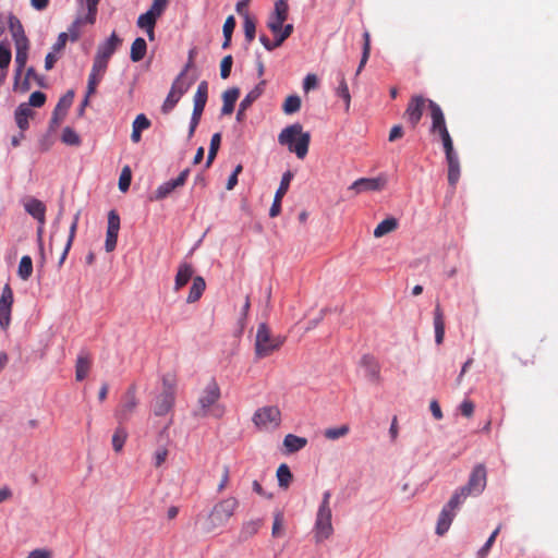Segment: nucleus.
I'll use <instances>...</instances> for the list:
<instances>
[{
	"mask_svg": "<svg viewBox=\"0 0 558 558\" xmlns=\"http://www.w3.org/2000/svg\"><path fill=\"white\" fill-rule=\"evenodd\" d=\"M278 142L287 146L290 153H294L299 159H303L308 151L311 135L303 132L300 123L291 124L284 128L278 135Z\"/></svg>",
	"mask_w": 558,
	"mask_h": 558,
	"instance_id": "obj_1",
	"label": "nucleus"
},
{
	"mask_svg": "<svg viewBox=\"0 0 558 558\" xmlns=\"http://www.w3.org/2000/svg\"><path fill=\"white\" fill-rule=\"evenodd\" d=\"M220 399V388L215 379H211L203 389L198 398V407L195 410L196 416H213L219 418L225 413V407L218 401Z\"/></svg>",
	"mask_w": 558,
	"mask_h": 558,
	"instance_id": "obj_2",
	"label": "nucleus"
},
{
	"mask_svg": "<svg viewBox=\"0 0 558 558\" xmlns=\"http://www.w3.org/2000/svg\"><path fill=\"white\" fill-rule=\"evenodd\" d=\"M487 483V471L484 464H476L465 485L454 490L463 500L469 497H478L485 489Z\"/></svg>",
	"mask_w": 558,
	"mask_h": 558,
	"instance_id": "obj_3",
	"label": "nucleus"
},
{
	"mask_svg": "<svg viewBox=\"0 0 558 558\" xmlns=\"http://www.w3.org/2000/svg\"><path fill=\"white\" fill-rule=\"evenodd\" d=\"M238 507L239 500L235 497H228L219 501L209 513V526L207 530L211 531L216 527L223 526L233 515Z\"/></svg>",
	"mask_w": 558,
	"mask_h": 558,
	"instance_id": "obj_4",
	"label": "nucleus"
},
{
	"mask_svg": "<svg viewBox=\"0 0 558 558\" xmlns=\"http://www.w3.org/2000/svg\"><path fill=\"white\" fill-rule=\"evenodd\" d=\"M283 343L281 337H272L266 324H259L255 339V352L258 357H265L278 350Z\"/></svg>",
	"mask_w": 558,
	"mask_h": 558,
	"instance_id": "obj_5",
	"label": "nucleus"
},
{
	"mask_svg": "<svg viewBox=\"0 0 558 558\" xmlns=\"http://www.w3.org/2000/svg\"><path fill=\"white\" fill-rule=\"evenodd\" d=\"M258 429L274 430L281 424V412L276 405H266L257 409L252 417Z\"/></svg>",
	"mask_w": 558,
	"mask_h": 558,
	"instance_id": "obj_6",
	"label": "nucleus"
},
{
	"mask_svg": "<svg viewBox=\"0 0 558 558\" xmlns=\"http://www.w3.org/2000/svg\"><path fill=\"white\" fill-rule=\"evenodd\" d=\"M465 502L459 495L456 493L452 494L449 501L442 507L436 525V534L444 535L450 527L457 511L460 507Z\"/></svg>",
	"mask_w": 558,
	"mask_h": 558,
	"instance_id": "obj_7",
	"label": "nucleus"
},
{
	"mask_svg": "<svg viewBox=\"0 0 558 558\" xmlns=\"http://www.w3.org/2000/svg\"><path fill=\"white\" fill-rule=\"evenodd\" d=\"M332 511L317 509L313 527L314 539L317 544L331 537L333 534Z\"/></svg>",
	"mask_w": 558,
	"mask_h": 558,
	"instance_id": "obj_8",
	"label": "nucleus"
},
{
	"mask_svg": "<svg viewBox=\"0 0 558 558\" xmlns=\"http://www.w3.org/2000/svg\"><path fill=\"white\" fill-rule=\"evenodd\" d=\"M121 39L113 32L109 38L98 45L97 52L94 58L95 69L106 70L108 60L114 53L117 48L120 46Z\"/></svg>",
	"mask_w": 558,
	"mask_h": 558,
	"instance_id": "obj_9",
	"label": "nucleus"
},
{
	"mask_svg": "<svg viewBox=\"0 0 558 558\" xmlns=\"http://www.w3.org/2000/svg\"><path fill=\"white\" fill-rule=\"evenodd\" d=\"M185 70L181 72V74L175 78V81L172 83L171 89L168 93L162 106L161 111L165 114H168L173 110V108L177 106L181 97L187 92V86L182 81V76L184 75Z\"/></svg>",
	"mask_w": 558,
	"mask_h": 558,
	"instance_id": "obj_10",
	"label": "nucleus"
},
{
	"mask_svg": "<svg viewBox=\"0 0 558 558\" xmlns=\"http://www.w3.org/2000/svg\"><path fill=\"white\" fill-rule=\"evenodd\" d=\"M136 389L131 386L125 392L123 400L114 413L116 418L119 423H123L130 420L137 407Z\"/></svg>",
	"mask_w": 558,
	"mask_h": 558,
	"instance_id": "obj_11",
	"label": "nucleus"
},
{
	"mask_svg": "<svg viewBox=\"0 0 558 558\" xmlns=\"http://www.w3.org/2000/svg\"><path fill=\"white\" fill-rule=\"evenodd\" d=\"M288 10L289 5L286 0H277L275 2L274 11L267 21V27L274 35H277L281 31L283 23L288 19Z\"/></svg>",
	"mask_w": 558,
	"mask_h": 558,
	"instance_id": "obj_12",
	"label": "nucleus"
},
{
	"mask_svg": "<svg viewBox=\"0 0 558 558\" xmlns=\"http://www.w3.org/2000/svg\"><path fill=\"white\" fill-rule=\"evenodd\" d=\"M190 174V169H184L175 179H171L162 184H160L155 191L151 199L160 201L168 197L175 189L184 185L187 177Z\"/></svg>",
	"mask_w": 558,
	"mask_h": 558,
	"instance_id": "obj_13",
	"label": "nucleus"
},
{
	"mask_svg": "<svg viewBox=\"0 0 558 558\" xmlns=\"http://www.w3.org/2000/svg\"><path fill=\"white\" fill-rule=\"evenodd\" d=\"M387 179L385 175H378L376 178H361L354 181L349 190L355 191V193L363 192H375L380 191L385 187Z\"/></svg>",
	"mask_w": 558,
	"mask_h": 558,
	"instance_id": "obj_14",
	"label": "nucleus"
},
{
	"mask_svg": "<svg viewBox=\"0 0 558 558\" xmlns=\"http://www.w3.org/2000/svg\"><path fill=\"white\" fill-rule=\"evenodd\" d=\"M119 230L120 217L116 210H110L108 214V228L105 242V248L107 252H112L116 248Z\"/></svg>",
	"mask_w": 558,
	"mask_h": 558,
	"instance_id": "obj_15",
	"label": "nucleus"
},
{
	"mask_svg": "<svg viewBox=\"0 0 558 558\" xmlns=\"http://www.w3.org/2000/svg\"><path fill=\"white\" fill-rule=\"evenodd\" d=\"M292 178H293V174L290 171H287L282 174L280 185H279L278 190L276 191L272 205L269 209L270 217L274 218L280 214L281 201L289 190V185H290Z\"/></svg>",
	"mask_w": 558,
	"mask_h": 558,
	"instance_id": "obj_16",
	"label": "nucleus"
},
{
	"mask_svg": "<svg viewBox=\"0 0 558 558\" xmlns=\"http://www.w3.org/2000/svg\"><path fill=\"white\" fill-rule=\"evenodd\" d=\"M428 108L430 110L432 118V133H438L440 135H447L448 129L445 121L444 112L438 104L433 100H428Z\"/></svg>",
	"mask_w": 558,
	"mask_h": 558,
	"instance_id": "obj_17",
	"label": "nucleus"
},
{
	"mask_svg": "<svg viewBox=\"0 0 558 558\" xmlns=\"http://www.w3.org/2000/svg\"><path fill=\"white\" fill-rule=\"evenodd\" d=\"M13 292L9 284H5L0 298V326L5 329L10 324Z\"/></svg>",
	"mask_w": 558,
	"mask_h": 558,
	"instance_id": "obj_18",
	"label": "nucleus"
},
{
	"mask_svg": "<svg viewBox=\"0 0 558 558\" xmlns=\"http://www.w3.org/2000/svg\"><path fill=\"white\" fill-rule=\"evenodd\" d=\"M265 81H262L258 85H256L252 90H250L246 96L241 100L239 105V109L236 112V121L242 122L245 118V111L252 106V104L257 100L263 92H264Z\"/></svg>",
	"mask_w": 558,
	"mask_h": 558,
	"instance_id": "obj_19",
	"label": "nucleus"
},
{
	"mask_svg": "<svg viewBox=\"0 0 558 558\" xmlns=\"http://www.w3.org/2000/svg\"><path fill=\"white\" fill-rule=\"evenodd\" d=\"M25 211L38 221L39 225L45 226L46 222V206L45 204L35 198L26 197L23 201Z\"/></svg>",
	"mask_w": 558,
	"mask_h": 558,
	"instance_id": "obj_20",
	"label": "nucleus"
},
{
	"mask_svg": "<svg viewBox=\"0 0 558 558\" xmlns=\"http://www.w3.org/2000/svg\"><path fill=\"white\" fill-rule=\"evenodd\" d=\"M74 93L69 90L63 97H61L52 112L50 120L51 128L57 126L65 117L68 109L72 105Z\"/></svg>",
	"mask_w": 558,
	"mask_h": 558,
	"instance_id": "obj_21",
	"label": "nucleus"
},
{
	"mask_svg": "<svg viewBox=\"0 0 558 558\" xmlns=\"http://www.w3.org/2000/svg\"><path fill=\"white\" fill-rule=\"evenodd\" d=\"M426 101L427 100L423 96H414L409 102L405 116L412 126H415L420 122Z\"/></svg>",
	"mask_w": 558,
	"mask_h": 558,
	"instance_id": "obj_22",
	"label": "nucleus"
},
{
	"mask_svg": "<svg viewBox=\"0 0 558 558\" xmlns=\"http://www.w3.org/2000/svg\"><path fill=\"white\" fill-rule=\"evenodd\" d=\"M292 33H293L292 24L282 25L281 31L277 35H275V43H270V39L266 35H260L259 41L262 43V45L265 47L266 50L272 51L277 47H280L283 44V41L288 37H290V35Z\"/></svg>",
	"mask_w": 558,
	"mask_h": 558,
	"instance_id": "obj_23",
	"label": "nucleus"
},
{
	"mask_svg": "<svg viewBox=\"0 0 558 558\" xmlns=\"http://www.w3.org/2000/svg\"><path fill=\"white\" fill-rule=\"evenodd\" d=\"M175 395L171 391L160 392L154 402V414L157 416L166 415L174 404Z\"/></svg>",
	"mask_w": 558,
	"mask_h": 558,
	"instance_id": "obj_24",
	"label": "nucleus"
},
{
	"mask_svg": "<svg viewBox=\"0 0 558 558\" xmlns=\"http://www.w3.org/2000/svg\"><path fill=\"white\" fill-rule=\"evenodd\" d=\"M8 24L14 45L29 44L28 38L25 35L24 27L15 15L10 14L8 16Z\"/></svg>",
	"mask_w": 558,
	"mask_h": 558,
	"instance_id": "obj_25",
	"label": "nucleus"
},
{
	"mask_svg": "<svg viewBox=\"0 0 558 558\" xmlns=\"http://www.w3.org/2000/svg\"><path fill=\"white\" fill-rule=\"evenodd\" d=\"M361 367L365 372V376L369 380H377L379 378V364L374 356L365 354L360 362Z\"/></svg>",
	"mask_w": 558,
	"mask_h": 558,
	"instance_id": "obj_26",
	"label": "nucleus"
},
{
	"mask_svg": "<svg viewBox=\"0 0 558 558\" xmlns=\"http://www.w3.org/2000/svg\"><path fill=\"white\" fill-rule=\"evenodd\" d=\"M193 275L194 269L191 264H180L174 279V290L179 291L181 288H183L191 280Z\"/></svg>",
	"mask_w": 558,
	"mask_h": 558,
	"instance_id": "obj_27",
	"label": "nucleus"
},
{
	"mask_svg": "<svg viewBox=\"0 0 558 558\" xmlns=\"http://www.w3.org/2000/svg\"><path fill=\"white\" fill-rule=\"evenodd\" d=\"M307 445V439L293 434H288L283 438L284 452L291 454L302 450Z\"/></svg>",
	"mask_w": 558,
	"mask_h": 558,
	"instance_id": "obj_28",
	"label": "nucleus"
},
{
	"mask_svg": "<svg viewBox=\"0 0 558 558\" xmlns=\"http://www.w3.org/2000/svg\"><path fill=\"white\" fill-rule=\"evenodd\" d=\"M29 44L15 45V71L17 76H22L28 59Z\"/></svg>",
	"mask_w": 558,
	"mask_h": 558,
	"instance_id": "obj_29",
	"label": "nucleus"
},
{
	"mask_svg": "<svg viewBox=\"0 0 558 558\" xmlns=\"http://www.w3.org/2000/svg\"><path fill=\"white\" fill-rule=\"evenodd\" d=\"M239 95H240V89L238 87L229 88L222 94V101H223V105L221 108L222 116H228L233 112L234 104L238 100Z\"/></svg>",
	"mask_w": 558,
	"mask_h": 558,
	"instance_id": "obj_30",
	"label": "nucleus"
},
{
	"mask_svg": "<svg viewBox=\"0 0 558 558\" xmlns=\"http://www.w3.org/2000/svg\"><path fill=\"white\" fill-rule=\"evenodd\" d=\"M150 126L149 119L144 114L140 113L132 123L131 140L133 143H138L142 138V131L147 130Z\"/></svg>",
	"mask_w": 558,
	"mask_h": 558,
	"instance_id": "obj_31",
	"label": "nucleus"
},
{
	"mask_svg": "<svg viewBox=\"0 0 558 558\" xmlns=\"http://www.w3.org/2000/svg\"><path fill=\"white\" fill-rule=\"evenodd\" d=\"M33 116V110L25 102L17 106L15 110V122L20 130L24 132L28 129V119Z\"/></svg>",
	"mask_w": 558,
	"mask_h": 558,
	"instance_id": "obj_32",
	"label": "nucleus"
},
{
	"mask_svg": "<svg viewBox=\"0 0 558 558\" xmlns=\"http://www.w3.org/2000/svg\"><path fill=\"white\" fill-rule=\"evenodd\" d=\"M434 329L435 341L437 344H441L445 338V322L444 314L439 305H436L434 311Z\"/></svg>",
	"mask_w": 558,
	"mask_h": 558,
	"instance_id": "obj_33",
	"label": "nucleus"
},
{
	"mask_svg": "<svg viewBox=\"0 0 558 558\" xmlns=\"http://www.w3.org/2000/svg\"><path fill=\"white\" fill-rule=\"evenodd\" d=\"M206 289V282L203 277L197 276L193 278L192 286L190 288V293L187 295L186 302L194 303L201 299L204 291Z\"/></svg>",
	"mask_w": 558,
	"mask_h": 558,
	"instance_id": "obj_34",
	"label": "nucleus"
},
{
	"mask_svg": "<svg viewBox=\"0 0 558 558\" xmlns=\"http://www.w3.org/2000/svg\"><path fill=\"white\" fill-rule=\"evenodd\" d=\"M146 50H147V44H146L145 39L142 37H137L131 46V52H130L131 60L133 62L141 61L145 57Z\"/></svg>",
	"mask_w": 558,
	"mask_h": 558,
	"instance_id": "obj_35",
	"label": "nucleus"
},
{
	"mask_svg": "<svg viewBox=\"0 0 558 558\" xmlns=\"http://www.w3.org/2000/svg\"><path fill=\"white\" fill-rule=\"evenodd\" d=\"M90 368V361L86 354H80L75 365V378L82 381L87 376Z\"/></svg>",
	"mask_w": 558,
	"mask_h": 558,
	"instance_id": "obj_36",
	"label": "nucleus"
},
{
	"mask_svg": "<svg viewBox=\"0 0 558 558\" xmlns=\"http://www.w3.org/2000/svg\"><path fill=\"white\" fill-rule=\"evenodd\" d=\"M31 74H34L33 66L26 70V74L23 80H21L22 76H17V74L14 73L13 90L23 94L28 92L31 89Z\"/></svg>",
	"mask_w": 558,
	"mask_h": 558,
	"instance_id": "obj_37",
	"label": "nucleus"
},
{
	"mask_svg": "<svg viewBox=\"0 0 558 558\" xmlns=\"http://www.w3.org/2000/svg\"><path fill=\"white\" fill-rule=\"evenodd\" d=\"M397 227H398L397 219L393 217H389L377 225V227L374 230V236L381 238V236L386 235L387 233L395 231L397 229Z\"/></svg>",
	"mask_w": 558,
	"mask_h": 558,
	"instance_id": "obj_38",
	"label": "nucleus"
},
{
	"mask_svg": "<svg viewBox=\"0 0 558 558\" xmlns=\"http://www.w3.org/2000/svg\"><path fill=\"white\" fill-rule=\"evenodd\" d=\"M208 98V83L206 81H202L196 89L194 95V107L205 109L206 102Z\"/></svg>",
	"mask_w": 558,
	"mask_h": 558,
	"instance_id": "obj_39",
	"label": "nucleus"
},
{
	"mask_svg": "<svg viewBox=\"0 0 558 558\" xmlns=\"http://www.w3.org/2000/svg\"><path fill=\"white\" fill-rule=\"evenodd\" d=\"M235 27V19L233 15H230L225 21L222 33H223V43H222V49H227L231 45L232 34Z\"/></svg>",
	"mask_w": 558,
	"mask_h": 558,
	"instance_id": "obj_40",
	"label": "nucleus"
},
{
	"mask_svg": "<svg viewBox=\"0 0 558 558\" xmlns=\"http://www.w3.org/2000/svg\"><path fill=\"white\" fill-rule=\"evenodd\" d=\"M220 144H221V134L220 133L213 134V136L210 138V145H209V150H208V155H207V160L205 163L206 168H209L211 166L213 161L215 160L217 153L219 150Z\"/></svg>",
	"mask_w": 558,
	"mask_h": 558,
	"instance_id": "obj_41",
	"label": "nucleus"
},
{
	"mask_svg": "<svg viewBox=\"0 0 558 558\" xmlns=\"http://www.w3.org/2000/svg\"><path fill=\"white\" fill-rule=\"evenodd\" d=\"M260 525H262V521L258 519L251 520V521L243 523L241 532H240V537L242 539H247V538L252 537L253 535H255L258 532Z\"/></svg>",
	"mask_w": 558,
	"mask_h": 558,
	"instance_id": "obj_42",
	"label": "nucleus"
},
{
	"mask_svg": "<svg viewBox=\"0 0 558 558\" xmlns=\"http://www.w3.org/2000/svg\"><path fill=\"white\" fill-rule=\"evenodd\" d=\"M33 272V260L31 256L25 255L21 258L17 275L22 280H27Z\"/></svg>",
	"mask_w": 558,
	"mask_h": 558,
	"instance_id": "obj_43",
	"label": "nucleus"
},
{
	"mask_svg": "<svg viewBox=\"0 0 558 558\" xmlns=\"http://www.w3.org/2000/svg\"><path fill=\"white\" fill-rule=\"evenodd\" d=\"M338 83H339V86H338L336 93L339 97H341L344 100L345 107L348 109L350 106L351 96H350V92H349V87H348L344 74L341 72L338 73Z\"/></svg>",
	"mask_w": 558,
	"mask_h": 558,
	"instance_id": "obj_44",
	"label": "nucleus"
},
{
	"mask_svg": "<svg viewBox=\"0 0 558 558\" xmlns=\"http://www.w3.org/2000/svg\"><path fill=\"white\" fill-rule=\"evenodd\" d=\"M106 70L95 69V62L93 63L92 71L88 76V83H87V92L88 95H92L96 92V86L101 80L102 74Z\"/></svg>",
	"mask_w": 558,
	"mask_h": 558,
	"instance_id": "obj_45",
	"label": "nucleus"
},
{
	"mask_svg": "<svg viewBox=\"0 0 558 558\" xmlns=\"http://www.w3.org/2000/svg\"><path fill=\"white\" fill-rule=\"evenodd\" d=\"M301 108V98L298 95H290L286 98L282 110L286 114H293Z\"/></svg>",
	"mask_w": 558,
	"mask_h": 558,
	"instance_id": "obj_46",
	"label": "nucleus"
},
{
	"mask_svg": "<svg viewBox=\"0 0 558 558\" xmlns=\"http://www.w3.org/2000/svg\"><path fill=\"white\" fill-rule=\"evenodd\" d=\"M61 141L69 146L81 145L80 135L70 126H65L62 131Z\"/></svg>",
	"mask_w": 558,
	"mask_h": 558,
	"instance_id": "obj_47",
	"label": "nucleus"
},
{
	"mask_svg": "<svg viewBox=\"0 0 558 558\" xmlns=\"http://www.w3.org/2000/svg\"><path fill=\"white\" fill-rule=\"evenodd\" d=\"M243 28L246 41L251 43L255 38L256 25L250 13H245L244 15Z\"/></svg>",
	"mask_w": 558,
	"mask_h": 558,
	"instance_id": "obj_48",
	"label": "nucleus"
},
{
	"mask_svg": "<svg viewBox=\"0 0 558 558\" xmlns=\"http://www.w3.org/2000/svg\"><path fill=\"white\" fill-rule=\"evenodd\" d=\"M277 478L280 487L287 488L292 480V473L287 464L279 465L277 470Z\"/></svg>",
	"mask_w": 558,
	"mask_h": 558,
	"instance_id": "obj_49",
	"label": "nucleus"
},
{
	"mask_svg": "<svg viewBox=\"0 0 558 558\" xmlns=\"http://www.w3.org/2000/svg\"><path fill=\"white\" fill-rule=\"evenodd\" d=\"M128 433L123 427H118L112 436V447L114 451L120 452L126 440Z\"/></svg>",
	"mask_w": 558,
	"mask_h": 558,
	"instance_id": "obj_50",
	"label": "nucleus"
},
{
	"mask_svg": "<svg viewBox=\"0 0 558 558\" xmlns=\"http://www.w3.org/2000/svg\"><path fill=\"white\" fill-rule=\"evenodd\" d=\"M132 172L130 167L125 166L119 178V189L122 192H126L131 185Z\"/></svg>",
	"mask_w": 558,
	"mask_h": 558,
	"instance_id": "obj_51",
	"label": "nucleus"
},
{
	"mask_svg": "<svg viewBox=\"0 0 558 558\" xmlns=\"http://www.w3.org/2000/svg\"><path fill=\"white\" fill-rule=\"evenodd\" d=\"M157 20L150 13L145 12L138 16L137 26L142 29L155 28Z\"/></svg>",
	"mask_w": 558,
	"mask_h": 558,
	"instance_id": "obj_52",
	"label": "nucleus"
},
{
	"mask_svg": "<svg viewBox=\"0 0 558 558\" xmlns=\"http://www.w3.org/2000/svg\"><path fill=\"white\" fill-rule=\"evenodd\" d=\"M12 59L11 49L4 43H0V69H8Z\"/></svg>",
	"mask_w": 558,
	"mask_h": 558,
	"instance_id": "obj_53",
	"label": "nucleus"
},
{
	"mask_svg": "<svg viewBox=\"0 0 558 558\" xmlns=\"http://www.w3.org/2000/svg\"><path fill=\"white\" fill-rule=\"evenodd\" d=\"M168 0H153L150 8L146 12L158 19L165 12Z\"/></svg>",
	"mask_w": 558,
	"mask_h": 558,
	"instance_id": "obj_54",
	"label": "nucleus"
},
{
	"mask_svg": "<svg viewBox=\"0 0 558 558\" xmlns=\"http://www.w3.org/2000/svg\"><path fill=\"white\" fill-rule=\"evenodd\" d=\"M348 433H349V427L347 425H342L339 427L326 429L325 437L328 439L335 440V439L345 436Z\"/></svg>",
	"mask_w": 558,
	"mask_h": 558,
	"instance_id": "obj_55",
	"label": "nucleus"
},
{
	"mask_svg": "<svg viewBox=\"0 0 558 558\" xmlns=\"http://www.w3.org/2000/svg\"><path fill=\"white\" fill-rule=\"evenodd\" d=\"M233 64V58L231 54L223 57L220 63V76L226 80L230 76L231 69Z\"/></svg>",
	"mask_w": 558,
	"mask_h": 558,
	"instance_id": "obj_56",
	"label": "nucleus"
},
{
	"mask_svg": "<svg viewBox=\"0 0 558 558\" xmlns=\"http://www.w3.org/2000/svg\"><path fill=\"white\" fill-rule=\"evenodd\" d=\"M46 101V95L41 92H34L31 94L29 98H28V102H25L26 105H28V108L31 107H36V108H39L41 106H44Z\"/></svg>",
	"mask_w": 558,
	"mask_h": 558,
	"instance_id": "obj_57",
	"label": "nucleus"
},
{
	"mask_svg": "<svg viewBox=\"0 0 558 558\" xmlns=\"http://www.w3.org/2000/svg\"><path fill=\"white\" fill-rule=\"evenodd\" d=\"M83 24V20L77 17L68 29V39L76 41L80 38V25Z\"/></svg>",
	"mask_w": 558,
	"mask_h": 558,
	"instance_id": "obj_58",
	"label": "nucleus"
},
{
	"mask_svg": "<svg viewBox=\"0 0 558 558\" xmlns=\"http://www.w3.org/2000/svg\"><path fill=\"white\" fill-rule=\"evenodd\" d=\"M460 178V165H448V182L451 186H456Z\"/></svg>",
	"mask_w": 558,
	"mask_h": 558,
	"instance_id": "obj_59",
	"label": "nucleus"
},
{
	"mask_svg": "<svg viewBox=\"0 0 558 558\" xmlns=\"http://www.w3.org/2000/svg\"><path fill=\"white\" fill-rule=\"evenodd\" d=\"M461 414L465 417H471L474 413V403L471 400H463L459 405Z\"/></svg>",
	"mask_w": 558,
	"mask_h": 558,
	"instance_id": "obj_60",
	"label": "nucleus"
},
{
	"mask_svg": "<svg viewBox=\"0 0 558 558\" xmlns=\"http://www.w3.org/2000/svg\"><path fill=\"white\" fill-rule=\"evenodd\" d=\"M168 450L165 447H159L154 454V465L159 468L167 459Z\"/></svg>",
	"mask_w": 558,
	"mask_h": 558,
	"instance_id": "obj_61",
	"label": "nucleus"
},
{
	"mask_svg": "<svg viewBox=\"0 0 558 558\" xmlns=\"http://www.w3.org/2000/svg\"><path fill=\"white\" fill-rule=\"evenodd\" d=\"M66 40H68V33H64V32L60 33L57 41L52 46V51L57 52V53L60 52L65 47Z\"/></svg>",
	"mask_w": 558,
	"mask_h": 558,
	"instance_id": "obj_62",
	"label": "nucleus"
},
{
	"mask_svg": "<svg viewBox=\"0 0 558 558\" xmlns=\"http://www.w3.org/2000/svg\"><path fill=\"white\" fill-rule=\"evenodd\" d=\"M317 86V77L315 74H307L303 81V89L308 92Z\"/></svg>",
	"mask_w": 558,
	"mask_h": 558,
	"instance_id": "obj_63",
	"label": "nucleus"
},
{
	"mask_svg": "<svg viewBox=\"0 0 558 558\" xmlns=\"http://www.w3.org/2000/svg\"><path fill=\"white\" fill-rule=\"evenodd\" d=\"M26 558H50V553L46 549H34Z\"/></svg>",
	"mask_w": 558,
	"mask_h": 558,
	"instance_id": "obj_64",
	"label": "nucleus"
}]
</instances>
